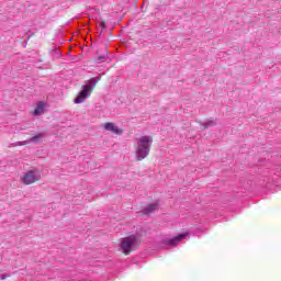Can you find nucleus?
Here are the masks:
<instances>
[{"label": "nucleus", "instance_id": "f257e3e1", "mask_svg": "<svg viewBox=\"0 0 281 281\" xmlns=\"http://www.w3.org/2000/svg\"><path fill=\"white\" fill-rule=\"evenodd\" d=\"M150 148H153V136H142L138 139L135 151L137 161L146 159V157L150 155Z\"/></svg>", "mask_w": 281, "mask_h": 281}, {"label": "nucleus", "instance_id": "f03ea898", "mask_svg": "<svg viewBox=\"0 0 281 281\" xmlns=\"http://www.w3.org/2000/svg\"><path fill=\"white\" fill-rule=\"evenodd\" d=\"M139 245V239L136 236L131 235L123 238V240L121 241V250L125 256H128V254H133V251H135V249H137Z\"/></svg>", "mask_w": 281, "mask_h": 281}, {"label": "nucleus", "instance_id": "7ed1b4c3", "mask_svg": "<svg viewBox=\"0 0 281 281\" xmlns=\"http://www.w3.org/2000/svg\"><path fill=\"white\" fill-rule=\"evenodd\" d=\"M90 82L93 86H83L82 90L79 92V95L75 99V104H82L83 101L87 100L93 93V89L95 88V81L91 80Z\"/></svg>", "mask_w": 281, "mask_h": 281}, {"label": "nucleus", "instance_id": "20e7f679", "mask_svg": "<svg viewBox=\"0 0 281 281\" xmlns=\"http://www.w3.org/2000/svg\"><path fill=\"white\" fill-rule=\"evenodd\" d=\"M21 179L24 186H32V183H36V181L41 180V175L36 170H31L27 171Z\"/></svg>", "mask_w": 281, "mask_h": 281}, {"label": "nucleus", "instance_id": "39448f33", "mask_svg": "<svg viewBox=\"0 0 281 281\" xmlns=\"http://www.w3.org/2000/svg\"><path fill=\"white\" fill-rule=\"evenodd\" d=\"M104 130L109 131V133H113L114 135H122V133L124 132L123 130L117 127V125L111 122L104 124Z\"/></svg>", "mask_w": 281, "mask_h": 281}, {"label": "nucleus", "instance_id": "423d86ee", "mask_svg": "<svg viewBox=\"0 0 281 281\" xmlns=\"http://www.w3.org/2000/svg\"><path fill=\"white\" fill-rule=\"evenodd\" d=\"M186 236H188V234H180L171 239H167L165 244L169 245V247H177V245H179V243H181Z\"/></svg>", "mask_w": 281, "mask_h": 281}, {"label": "nucleus", "instance_id": "0eeeda50", "mask_svg": "<svg viewBox=\"0 0 281 281\" xmlns=\"http://www.w3.org/2000/svg\"><path fill=\"white\" fill-rule=\"evenodd\" d=\"M157 210H159V203L155 202L153 204H148L144 210H143V214H146L147 216H150V214H153V212H157Z\"/></svg>", "mask_w": 281, "mask_h": 281}, {"label": "nucleus", "instance_id": "6e6552de", "mask_svg": "<svg viewBox=\"0 0 281 281\" xmlns=\"http://www.w3.org/2000/svg\"><path fill=\"white\" fill-rule=\"evenodd\" d=\"M43 113H45V103L40 101L35 111L33 112V115H43Z\"/></svg>", "mask_w": 281, "mask_h": 281}, {"label": "nucleus", "instance_id": "1a4fd4ad", "mask_svg": "<svg viewBox=\"0 0 281 281\" xmlns=\"http://www.w3.org/2000/svg\"><path fill=\"white\" fill-rule=\"evenodd\" d=\"M41 139H43V135L41 134L31 137V142H33L34 144H36V142H41Z\"/></svg>", "mask_w": 281, "mask_h": 281}, {"label": "nucleus", "instance_id": "9d476101", "mask_svg": "<svg viewBox=\"0 0 281 281\" xmlns=\"http://www.w3.org/2000/svg\"><path fill=\"white\" fill-rule=\"evenodd\" d=\"M101 26L104 29L106 27V22H104V20L101 21Z\"/></svg>", "mask_w": 281, "mask_h": 281}, {"label": "nucleus", "instance_id": "9b49d317", "mask_svg": "<svg viewBox=\"0 0 281 281\" xmlns=\"http://www.w3.org/2000/svg\"><path fill=\"white\" fill-rule=\"evenodd\" d=\"M2 280H5V277H2Z\"/></svg>", "mask_w": 281, "mask_h": 281}]
</instances>
